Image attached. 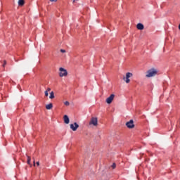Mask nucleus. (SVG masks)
Masks as SVG:
<instances>
[{
	"mask_svg": "<svg viewBox=\"0 0 180 180\" xmlns=\"http://www.w3.org/2000/svg\"><path fill=\"white\" fill-rule=\"evenodd\" d=\"M158 74V70L155 68H151L150 70L146 72V78H151V77H155V75Z\"/></svg>",
	"mask_w": 180,
	"mask_h": 180,
	"instance_id": "obj_1",
	"label": "nucleus"
},
{
	"mask_svg": "<svg viewBox=\"0 0 180 180\" xmlns=\"http://www.w3.org/2000/svg\"><path fill=\"white\" fill-rule=\"evenodd\" d=\"M59 71V76L61 77H67V75H68V72H67V70H65L64 68H60Z\"/></svg>",
	"mask_w": 180,
	"mask_h": 180,
	"instance_id": "obj_2",
	"label": "nucleus"
},
{
	"mask_svg": "<svg viewBox=\"0 0 180 180\" xmlns=\"http://www.w3.org/2000/svg\"><path fill=\"white\" fill-rule=\"evenodd\" d=\"M126 126L128 129H134V121L130 120L129 122H126Z\"/></svg>",
	"mask_w": 180,
	"mask_h": 180,
	"instance_id": "obj_3",
	"label": "nucleus"
},
{
	"mask_svg": "<svg viewBox=\"0 0 180 180\" xmlns=\"http://www.w3.org/2000/svg\"><path fill=\"white\" fill-rule=\"evenodd\" d=\"M113 99H115V94H111L108 98H106L105 102L108 105H110V103L113 102Z\"/></svg>",
	"mask_w": 180,
	"mask_h": 180,
	"instance_id": "obj_4",
	"label": "nucleus"
},
{
	"mask_svg": "<svg viewBox=\"0 0 180 180\" xmlns=\"http://www.w3.org/2000/svg\"><path fill=\"white\" fill-rule=\"evenodd\" d=\"M78 127H79V125L77 124V122L70 124V129L72 130V131H77Z\"/></svg>",
	"mask_w": 180,
	"mask_h": 180,
	"instance_id": "obj_5",
	"label": "nucleus"
},
{
	"mask_svg": "<svg viewBox=\"0 0 180 180\" xmlns=\"http://www.w3.org/2000/svg\"><path fill=\"white\" fill-rule=\"evenodd\" d=\"M89 124H93V126H98V118L92 117L90 120Z\"/></svg>",
	"mask_w": 180,
	"mask_h": 180,
	"instance_id": "obj_6",
	"label": "nucleus"
},
{
	"mask_svg": "<svg viewBox=\"0 0 180 180\" xmlns=\"http://www.w3.org/2000/svg\"><path fill=\"white\" fill-rule=\"evenodd\" d=\"M63 120H64V123H65V124H68L70 123V118L68 117V115H64Z\"/></svg>",
	"mask_w": 180,
	"mask_h": 180,
	"instance_id": "obj_7",
	"label": "nucleus"
},
{
	"mask_svg": "<svg viewBox=\"0 0 180 180\" xmlns=\"http://www.w3.org/2000/svg\"><path fill=\"white\" fill-rule=\"evenodd\" d=\"M136 27L138 30H143L144 29V25L141 23H139L137 24Z\"/></svg>",
	"mask_w": 180,
	"mask_h": 180,
	"instance_id": "obj_8",
	"label": "nucleus"
},
{
	"mask_svg": "<svg viewBox=\"0 0 180 180\" xmlns=\"http://www.w3.org/2000/svg\"><path fill=\"white\" fill-rule=\"evenodd\" d=\"M46 109H47V110H50L53 109V103H49V104L46 105Z\"/></svg>",
	"mask_w": 180,
	"mask_h": 180,
	"instance_id": "obj_9",
	"label": "nucleus"
},
{
	"mask_svg": "<svg viewBox=\"0 0 180 180\" xmlns=\"http://www.w3.org/2000/svg\"><path fill=\"white\" fill-rule=\"evenodd\" d=\"M19 6H23L25 5V0H18Z\"/></svg>",
	"mask_w": 180,
	"mask_h": 180,
	"instance_id": "obj_10",
	"label": "nucleus"
},
{
	"mask_svg": "<svg viewBox=\"0 0 180 180\" xmlns=\"http://www.w3.org/2000/svg\"><path fill=\"white\" fill-rule=\"evenodd\" d=\"M132 76H133V73H131V72H127L126 74V77L128 79L131 78Z\"/></svg>",
	"mask_w": 180,
	"mask_h": 180,
	"instance_id": "obj_11",
	"label": "nucleus"
},
{
	"mask_svg": "<svg viewBox=\"0 0 180 180\" xmlns=\"http://www.w3.org/2000/svg\"><path fill=\"white\" fill-rule=\"evenodd\" d=\"M50 99H54V91H51L49 96Z\"/></svg>",
	"mask_w": 180,
	"mask_h": 180,
	"instance_id": "obj_12",
	"label": "nucleus"
},
{
	"mask_svg": "<svg viewBox=\"0 0 180 180\" xmlns=\"http://www.w3.org/2000/svg\"><path fill=\"white\" fill-rule=\"evenodd\" d=\"M123 79L125 81L126 84H129L130 82V79L127 78L126 77H124Z\"/></svg>",
	"mask_w": 180,
	"mask_h": 180,
	"instance_id": "obj_13",
	"label": "nucleus"
},
{
	"mask_svg": "<svg viewBox=\"0 0 180 180\" xmlns=\"http://www.w3.org/2000/svg\"><path fill=\"white\" fill-rule=\"evenodd\" d=\"M27 164L30 165V161H31L30 156H27Z\"/></svg>",
	"mask_w": 180,
	"mask_h": 180,
	"instance_id": "obj_14",
	"label": "nucleus"
},
{
	"mask_svg": "<svg viewBox=\"0 0 180 180\" xmlns=\"http://www.w3.org/2000/svg\"><path fill=\"white\" fill-rule=\"evenodd\" d=\"M64 104L65 105V106H70V102L68 101H65Z\"/></svg>",
	"mask_w": 180,
	"mask_h": 180,
	"instance_id": "obj_15",
	"label": "nucleus"
},
{
	"mask_svg": "<svg viewBox=\"0 0 180 180\" xmlns=\"http://www.w3.org/2000/svg\"><path fill=\"white\" fill-rule=\"evenodd\" d=\"M112 169H115L116 168V164L113 163L112 165L111 166Z\"/></svg>",
	"mask_w": 180,
	"mask_h": 180,
	"instance_id": "obj_16",
	"label": "nucleus"
},
{
	"mask_svg": "<svg viewBox=\"0 0 180 180\" xmlns=\"http://www.w3.org/2000/svg\"><path fill=\"white\" fill-rule=\"evenodd\" d=\"M51 91V89L50 87H48L46 89V91L50 92Z\"/></svg>",
	"mask_w": 180,
	"mask_h": 180,
	"instance_id": "obj_17",
	"label": "nucleus"
},
{
	"mask_svg": "<svg viewBox=\"0 0 180 180\" xmlns=\"http://www.w3.org/2000/svg\"><path fill=\"white\" fill-rule=\"evenodd\" d=\"M45 96H49V91H45Z\"/></svg>",
	"mask_w": 180,
	"mask_h": 180,
	"instance_id": "obj_18",
	"label": "nucleus"
},
{
	"mask_svg": "<svg viewBox=\"0 0 180 180\" xmlns=\"http://www.w3.org/2000/svg\"><path fill=\"white\" fill-rule=\"evenodd\" d=\"M60 53H65V50H64V49H60Z\"/></svg>",
	"mask_w": 180,
	"mask_h": 180,
	"instance_id": "obj_19",
	"label": "nucleus"
},
{
	"mask_svg": "<svg viewBox=\"0 0 180 180\" xmlns=\"http://www.w3.org/2000/svg\"><path fill=\"white\" fill-rule=\"evenodd\" d=\"M50 2H57V0H49Z\"/></svg>",
	"mask_w": 180,
	"mask_h": 180,
	"instance_id": "obj_20",
	"label": "nucleus"
},
{
	"mask_svg": "<svg viewBox=\"0 0 180 180\" xmlns=\"http://www.w3.org/2000/svg\"><path fill=\"white\" fill-rule=\"evenodd\" d=\"M37 165L39 167V165H40V163L39 162H37Z\"/></svg>",
	"mask_w": 180,
	"mask_h": 180,
	"instance_id": "obj_21",
	"label": "nucleus"
},
{
	"mask_svg": "<svg viewBox=\"0 0 180 180\" xmlns=\"http://www.w3.org/2000/svg\"><path fill=\"white\" fill-rule=\"evenodd\" d=\"M5 64H6V61H4V64L3 65V67H5Z\"/></svg>",
	"mask_w": 180,
	"mask_h": 180,
	"instance_id": "obj_22",
	"label": "nucleus"
},
{
	"mask_svg": "<svg viewBox=\"0 0 180 180\" xmlns=\"http://www.w3.org/2000/svg\"><path fill=\"white\" fill-rule=\"evenodd\" d=\"M75 1H78V0H73V2H75Z\"/></svg>",
	"mask_w": 180,
	"mask_h": 180,
	"instance_id": "obj_23",
	"label": "nucleus"
}]
</instances>
